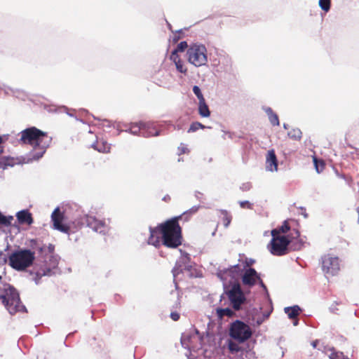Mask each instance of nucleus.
<instances>
[{
	"instance_id": "obj_1",
	"label": "nucleus",
	"mask_w": 359,
	"mask_h": 359,
	"mask_svg": "<svg viewBox=\"0 0 359 359\" xmlns=\"http://www.w3.org/2000/svg\"><path fill=\"white\" fill-rule=\"evenodd\" d=\"M184 216H176L158 224L156 227H149L150 235L147 243L157 248L161 243L166 248L172 249L180 246L183 236L179 222Z\"/></svg>"
},
{
	"instance_id": "obj_2",
	"label": "nucleus",
	"mask_w": 359,
	"mask_h": 359,
	"mask_svg": "<svg viewBox=\"0 0 359 359\" xmlns=\"http://www.w3.org/2000/svg\"><path fill=\"white\" fill-rule=\"evenodd\" d=\"M19 141L22 144L32 146L31 159L39 160L49 147L52 137L47 133L36 127H30L21 131Z\"/></svg>"
},
{
	"instance_id": "obj_3",
	"label": "nucleus",
	"mask_w": 359,
	"mask_h": 359,
	"mask_svg": "<svg viewBox=\"0 0 359 359\" xmlns=\"http://www.w3.org/2000/svg\"><path fill=\"white\" fill-rule=\"evenodd\" d=\"M300 236L299 231L292 229L287 236L272 237L268 248L270 252L276 256H283L288 253V246L294 240L298 239Z\"/></svg>"
},
{
	"instance_id": "obj_4",
	"label": "nucleus",
	"mask_w": 359,
	"mask_h": 359,
	"mask_svg": "<svg viewBox=\"0 0 359 359\" xmlns=\"http://www.w3.org/2000/svg\"><path fill=\"white\" fill-rule=\"evenodd\" d=\"M4 293L1 295L3 304L11 315L26 311L25 306L20 301L18 292L11 285L4 288Z\"/></svg>"
},
{
	"instance_id": "obj_5",
	"label": "nucleus",
	"mask_w": 359,
	"mask_h": 359,
	"mask_svg": "<svg viewBox=\"0 0 359 359\" xmlns=\"http://www.w3.org/2000/svg\"><path fill=\"white\" fill-rule=\"evenodd\" d=\"M35 259L34 252L21 249L12 252L8 257L9 265L17 271H24L31 266Z\"/></svg>"
},
{
	"instance_id": "obj_6",
	"label": "nucleus",
	"mask_w": 359,
	"mask_h": 359,
	"mask_svg": "<svg viewBox=\"0 0 359 359\" xmlns=\"http://www.w3.org/2000/svg\"><path fill=\"white\" fill-rule=\"evenodd\" d=\"M252 335V328L242 320H236L229 325V336L238 343L247 341Z\"/></svg>"
},
{
	"instance_id": "obj_7",
	"label": "nucleus",
	"mask_w": 359,
	"mask_h": 359,
	"mask_svg": "<svg viewBox=\"0 0 359 359\" xmlns=\"http://www.w3.org/2000/svg\"><path fill=\"white\" fill-rule=\"evenodd\" d=\"M188 61L195 67H201L208 62L207 49L203 45L193 44L187 52Z\"/></svg>"
},
{
	"instance_id": "obj_8",
	"label": "nucleus",
	"mask_w": 359,
	"mask_h": 359,
	"mask_svg": "<svg viewBox=\"0 0 359 359\" xmlns=\"http://www.w3.org/2000/svg\"><path fill=\"white\" fill-rule=\"evenodd\" d=\"M226 295L235 311H239L241 309V305L246 301L245 296L238 283H234L231 286V289L226 292Z\"/></svg>"
},
{
	"instance_id": "obj_9",
	"label": "nucleus",
	"mask_w": 359,
	"mask_h": 359,
	"mask_svg": "<svg viewBox=\"0 0 359 359\" xmlns=\"http://www.w3.org/2000/svg\"><path fill=\"white\" fill-rule=\"evenodd\" d=\"M81 219V226H79V227L83 224H86L87 226L92 229L94 231L104 234L109 230V227L105 221L98 219L94 216L85 215Z\"/></svg>"
},
{
	"instance_id": "obj_10",
	"label": "nucleus",
	"mask_w": 359,
	"mask_h": 359,
	"mask_svg": "<svg viewBox=\"0 0 359 359\" xmlns=\"http://www.w3.org/2000/svg\"><path fill=\"white\" fill-rule=\"evenodd\" d=\"M322 269L326 274L334 276L339 271V262L337 257H332L330 255L322 257Z\"/></svg>"
},
{
	"instance_id": "obj_11",
	"label": "nucleus",
	"mask_w": 359,
	"mask_h": 359,
	"mask_svg": "<svg viewBox=\"0 0 359 359\" xmlns=\"http://www.w3.org/2000/svg\"><path fill=\"white\" fill-rule=\"evenodd\" d=\"M241 280L243 284L249 287L255 286L257 283L265 287L259 274L253 268L246 269L241 276Z\"/></svg>"
},
{
	"instance_id": "obj_12",
	"label": "nucleus",
	"mask_w": 359,
	"mask_h": 359,
	"mask_svg": "<svg viewBox=\"0 0 359 359\" xmlns=\"http://www.w3.org/2000/svg\"><path fill=\"white\" fill-rule=\"evenodd\" d=\"M130 130L134 135L139 133L144 136H156L158 135V132L154 128L149 127L143 123L133 125Z\"/></svg>"
},
{
	"instance_id": "obj_13",
	"label": "nucleus",
	"mask_w": 359,
	"mask_h": 359,
	"mask_svg": "<svg viewBox=\"0 0 359 359\" xmlns=\"http://www.w3.org/2000/svg\"><path fill=\"white\" fill-rule=\"evenodd\" d=\"M51 218L55 229L65 233H69L70 227L67 224H62L63 215L58 208L54 210Z\"/></svg>"
},
{
	"instance_id": "obj_14",
	"label": "nucleus",
	"mask_w": 359,
	"mask_h": 359,
	"mask_svg": "<svg viewBox=\"0 0 359 359\" xmlns=\"http://www.w3.org/2000/svg\"><path fill=\"white\" fill-rule=\"evenodd\" d=\"M16 217L20 224L30 226L34 222L32 213L28 210H22L16 213Z\"/></svg>"
},
{
	"instance_id": "obj_15",
	"label": "nucleus",
	"mask_w": 359,
	"mask_h": 359,
	"mask_svg": "<svg viewBox=\"0 0 359 359\" xmlns=\"http://www.w3.org/2000/svg\"><path fill=\"white\" fill-rule=\"evenodd\" d=\"M292 229H291L288 220H285L283 224L276 229L271 230V234L272 237L277 236H287Z\"/></svg>"
},
{
	"instance_id": "obj_16",
	"label": "nucleus",
	"mask_w": 359,
	"mask_h": 359,
	"mask_svg": "<svg viewBox=\"0 0 359 359\" xmlns=\"http://www.w3.org/2000/svg\"><path fill=\"white\" fill-rule=\"evenodd\" d=\"M266 168L270 171L277 170L278 161L274 150H269L266 156Z\"/></svg>"
},
{
	"instance_id": "obj_17",
	"label": "nucleus",
	"mask_w": 359,
	"mask_h": 359,
	"mask_svg": "<svg viewBox=\"0 0 359 359\" xmlns=\"http://www.w3.org/2000/svg\"><path fill=\"white\" fill-rule=\"evenodd\" d=\"M92 147L102 153H109L111 149L110 144L103 139H97V140L92 144Z\"/></svg>"
},
{
	"instance_id": "obj_18",
	"label": "nucleus",
	"mask_w": 359,
	"mask_h": 359,
	"mask_svg": "<svg viewBox=\"0 0 359 359\" xmlns=\"http://www.w3.org/2000/svg\"><path fill=\"white\" fill-rule=\"evenodd\" d=\"M285 313L287 314L289 318L294 319V325H297L298 320L297 319V316L300 314L301 309L299 306L295 305L290 307H285L284 309Z\"/></svg>"
},
{
	"instance_id": "obj_19",
	"label": "nucleus",
	"mask_w": 359,
	"mask_h": 359,
	"mask_svg": "<svg viewBox=\"0 0 359 359\" xmlns=\"http://www.w3.org/2000/svg\"><path fill=\"white\" fill-rule=\"evenodd\" d=\"M325 353L330 359H348L342 352L337 351L334 348H327Z\"/></svg>"
},
{
	"instance_id": "obj_20",
	"label": "nucleus",
	"mask_w": 359,
	"mask_h": 359,
	"mask_svg": "<svg viewBox=\"0 0 359 359\" xmlns=\"http://www.w3.org/2000/svg\"><path fill=\"white\" fill-rule=\"evenodd\" d=\"M241 343H238L235 340L229 339L227 341V347L229 351L231 354H235L243 351L242 347L240 346Z\"/></svg>"
},
{
	"instance_id": "obj_21",
	"label": "nucleus",
	"mask_w": 359,
	"mask_h": 359,
	"mask_svg": "<svg viewBox=\"0 0 359 359\" xmlns=\"http://www.w3.org/2000/svg\"><path fill=\"white\" fill-rule=\"evenodd\" d=\"M198 113L202 117H209L210 115V111L208 106L205 102V100L199 101L198 103Z\"/></svg>"
},
{
	"instance_id": "obj_22",
	"label": "nucleus",
	"mask_w": 359,
	"mask_h": 359,
	"mask_svg": "<svg viewBox=\"0 0 359 359\" xmlns=\"http://www.w3.org/2000/svg\"><path fill=\"white\" fill-rule=\"evenodd\" d=\"M222 222L225 228H227L231 222L232 215L226 210H219Z\"/></svg>"
},
{
	"instance_id": "obj_23",
	"label": "nucleus",
	"mask_w": 359,
	"mask_h": 359,
	"mask_svg": "<svg viewBox=\"0 0 359 359\" xmlns=\"http://www.w3.org/2000/svg\"><path fill=\"white\" fill-rule=\"evenodd\" d=\"M266 113L267 114V115L269 116L270 123L273 126H279L280 122H279L278 116L276 113L273 112V111L272 110L271 108L268 107L266 109Z\"/></svg>"
},
{
	"instance_id": "obj_24",
	"label": "nucleus",
	"mask_w": 359,
	"mask_h": 359,
	"mask_svg": "<svg viewBox=\"0 0 359 359\" xmlns=\"http://www.w3.org/2000/svg\"><path fill=\"white\" fill-rule=\"evenodd\" d=\"M217 315L219 318H223L224 316L233 317L235 313L229 308L217 309Z\"/></svg>"
},
{
	"instance_id": "obj_25",
	"label": "nucleus",
	"mask_w": 359,
	"mask_h": 359,
	"mask_svg": "<svg viewBox=\"0 0 359 359\" xmlns=\"http://www.w3.org/2000/svg\"><path fill=\"white\" fill-rule=\"evenodd\" d=\"M288 137L295 141H300L302 137V132L299 128H293L287 133Z\"/></svg>"
},
{
	"instance_id": "obj_26",
	"label": "nucleus",
	"mask_w": 359,
	"mask_h": 359,
	"mask_svg": "<svg viewBox=\"0 0 359 359\" xmlns=\"http://www.w3.org/2000/svg\"><path fill=\"white\" fill-rule=\"evenodd\" d=\"M313 161L316 170L318 173H320L325 168V163L323 160L318 159L316 156H313Z\"/></svg>"
},
{
	"instance_id": "obj_27",
	"label": "nucleus",
	"mask_w": 359,
	"mask_h": 359,
	"mask_svg": "<svg viewBox=\"0 0 359 359\" xmlns=\"http://www.w3.org/2000/svg\"><path fill=\"white\" fill-rule=\"evenodd\" d=\"M50 269H41L39 271H38L36 273H35V276L34 278V280L35 281V283L36 284H38L41 280V278L44 276H47V275H49V273H50Z\"/></svg>"
},
{
	"instance_id": "obj_28",
	"label": "nucleus",
	"mask_w": 359,
	"mask_h": 359,
	"mask_svg": "<svg viewBox=\"0 0 359 359\" xmlns=\"http://www.w3.org/2000/svg\"><path fill=\"white\" fill-rule=\"evenodd\" d=\"M13 220V216H4L0 212V226H9L11 224V222Z\"/></svg>"
},
{
	"instance_id": "obj_29",
	"label": "nucleus",
	"mask_w": 359,
	"mask_h": 359,
	"mask_svg": "<svg viewBox=\"0 0 359 359\" xmlns=\"http://www.w3.org/2000/svg\"><path fill=\"white\" fill-rule=\"evenodd\" d=\"M30 247L35 250H37L39 252H42L44 250V247L41 242H39L36 239L30 240Z\"/></svg>"
},
{
	"instance_id": "obj_30",
	"label": "nucleus",
	"mask_w": 359,
	"mask_h": 359,
	"mask_svg": "<svg viewBox=\"0 0 359 359\" xmlns=\"http://www.w3.org/2000/svg\"><path fill=\"white\" fill-rule=\"evenodd\" d=\"M204 128H205V126L204 125H203L201 123L198 122V121L193 122L191 124V126L188 130V133H194L199 129H204Z\"/></svg>"
},
{
	"instance_id": "obj_31",
	"label": "nucleus",
	"mask_w": 359,
	"mask_h": 359,
	"mask_svg": "<svg viewBox=\"0 0 359 359\" xmlns=\"http://www.w3.org/2000/svg\"><path fill=\"white\" fill-rule=\"evenodd\" d=\"M2 142V137L0 136V144ZM2 152V150L0 149V154ZM7 165H12V164L9 162L8 158H6L4 156H0V168H5Z\"/></svg>"
},
{
	"instance_id": "obj_32",
	"label": "nucleus",
	"mask_w": 359,
	"mask_h": 359,
	"mask_svg": "<svg viewBox=\"0 0 359 359\" xmlns=\"http://www.w3.org/2000/svg\"><path fill=\"white\" fill-rule=\"evenodd\" d=\"M176 69L180 73L186 74L187 72V69L184 66V62L182 60H177V62L175 64Z\"/></svg>"
},
{
	"instance_id": "obj_33",
	"label": "nucleus",
	"mask_w": 359,
	"mask_h": 359,
	"mask_svg": "<svg viewBox=\"0 0 359 359\" xmlns=\"http://www.w3.org/2000/svg\"><path fill=\"white\" fill-rule=\"evenodd\" d=\"M330 0H320L319 6L325 11H328L330 8Z\"/></svg>"
},
{
	"instance_id": "obj_34",
	"label": "nucleus",
	"mask_w": 359,
	"mask_h": 359,
	"mask_svg": "<svg viewBox=\"0 0 359 359\" xmlns=\"http://www.w3.org/2000/svg\"><path fill=\"white\" fill-rule=\"evenodd\" d=\"M240 271V268L238 264L233 265L230 268L227 269L224 272L226 273H229L230 275H233L234 273H238Z\"/></svg>"
},
{
	"instance_id": "obj_35",
	"label": "nucleus",
	"mask_w": 359,
	"mask_h": 359,
	"mask_svg": "<svg viewBox=\"0 0 359 359\" xmlns=\"http://www.w3.org/2000/svg\"><path fill=\"white\" fill-rule=\"evenodd\" d=\"M193 92L196 95V96L198 97V101H201V100H205L201 91V89L198 86H194L193 87Z\"/></svg>"
},
{
	"instance_id": "obj_36",
	"label": "nucleus",
	"mask_w": 359,
	"mask_h": 359,
	"mask_svg": "<svg viewBox=\"0 0 359 359\" xmlns=\"http://www.w3.org/2000/svg\"><path fill=\"white\" fill-rule=\"evenodd\" d=\"M239 205L241 208L251 210L253 208V205L248 201H243L239 202Z\"/></svg>"
},
{
	"instance_id": "obj_37",
	"label": "nucleus",
	"mask_w": 359,
	"mask_h": 359,
	"mask_svg": "<svg viewBox=\"0 0 359 359\" xmlns=\"http://www.w3.org/2000/svg\"><path fill=\"white\" fill-rule=\"evenodd\" d=\"M187 47L188 45L186 41H181L174 50L177 52H183L186 48H187Z\"/></svg>"
},
{
	"instance_id": "obj_38",
	"label": "nucleus",
	"mask_w": 359,
	"mask_h": 359,
	"mask_svg": "<svg viewBox=\"0 0 359 359\" xmlns=\"http://www.w3.org/2000/svg\"><path fill=\"white\" fill-rule=\"evenodd\" d=\"M243 263L245 268L249 269L255 263V261L251 258L245 257V260L243 261Z\"/></svg>"
},
{
	"instance_id": "obj_39",
	"label": "nucleus",
	"mask_w": 359,
	"mask_h": 359,
	"mask_svg": "<svg viewBox=\"0 0 359 359\" xmlns=\"http://www.w3.org/2000/svg\"><path fill=\"white\" fill-rule=\"evenodd\" d=\"M196 210H189V211L184 212V213H182V214L181 215H184V216L183 217V218H182L181 220L184 219V221H186V222L189 221V219H190L191 215L193 213L196 212Z\"/></svg>"
},
{
	"instance_id": "obj_40",
	"label": "nucleus",
	"mask_w": 359,
	"mask_h": 359,
	"mask_svg": "<svg viewBox=\"0 0 359 359\" xmlns=\"http://www.w3.org/2000/svg\"><path fill=\"white\" fill-rule=\"evenodd\" d=\"M170 60L175 64L177 62V60H181L180 56L177 54V52L173 50L170 55Z\"/></svg>"
},
{
	"instance_id": "obj_41",
	"label": "nucleus",
	"mask_w": 359,
	"mask_h": 359,
	"mask_svg": "<svg viewBox=\"0 0 359 359\" xmlns=\"http://www.w3.org/2000/svg\"><path fill=\"white\" fill-rule=\"evenodd\" d=\"M251 188H252V184L250 182L243 183L240 187V189L243 191H248L250 190Z\"/></svg>"
},
{
	"instance_id": "obj_42",
	"label": "nucleus",
	"mask_w": 359,
	"mask_h": 359,
	"mask_svg": "<svg viewBox=\"0 0 359 359\" xmlns=\"http://www.w3.org/2000/svg\"><path fill=\"white\" fill-rule=\"evenodd\" d=\"M178 151L179 154L181 155L187 153L189 151V149L184 144H181L180 146L178 147Z\"/></svg>"
},
{
	"instance_id": "obj_43",
	"label": "nucleus",
	"mask_w": 359,
	"mask_h": 359,
	"mask_svg": "<svg viewBox=\"0 0 359 359\" xmlns=\"http://www.w3.org/2000/svg\"><path fill=\"white\" fill-rule=\"evenodd\" d=\"M170 318L174 320L177 321L180 319V314L177 312H172L170 313Z\"/></svg>"
},
{
	"instance_id": "obj_44",
	"label": "nucleus",
	"mask_w": 359,
	"mask_h": 359,
	"mask_svg": "<svg viewBox=\"0 0 359 359\" xmlns=\"http://www.w3.org/2000/svg\"><path fill=\"white\" fill-rule=\"evenodd\" d=\"M170 199H171V198H170V196L168 194L165 195V196L162 198V200H163V201H164L165 202H169V201H170Z\"/></svg>"
},
{
	"instance_id": "obj_45",
	"label": "nucleus",
	"mask_w": 359,
	"mask_h": 359,
	"mask_svg": "<svg viewBox=\"0 0 359 359\" xmlns=\"http://www.w3.org/2000/svg\"><path fill=\"white\" fill-rule=\"evenodd\" d=\"M318 343H319V341H318V340L313 341L311 342V346H312L314 348H316L317 347V346H318Z\"/></svg>"
},
{
	"instance_id": "obj_46",
	"label": "nucleus",
	"mask_w": 359,
	"mask_h": 359,
	"mask_svg": "<svg viewBox=\"0 0 359 359\" xmlns=\"http://www.w3.org/2000/svg\"><path fill=\"white\" fill-rule=\"evenodd\" d=\"M356 212L358 214L357 222L359 224V206L356 208Z\"/></svg>"
},
{
	"instance_id": "obj_47",
	"label": "nucleus",
	"mask_w": 359,
	"mask_h": 359,
	"mask_svg": "<svg viewBox=\"0 0 359 359\" xmlns=\"http://www.w3.org/2000/svg\"><path fill=\"white\" fill-rule=\"evenodd\" d=\"M176 271H177V269H176V267H175L173 269V272L175 273Z\"/></svg>"
},
{
	"instance_id": "obj_48",
	"label": "nucleus",
	"mask_w": 359,
	"mask_h": 359,
	"mask_svg": "<svg viewBox=\"0 0 359 359\" xmlns=\"http://www.w3.org/2000/svg\"><path fill=\"white\" fill-rule=\"evenodd\" d=\"M180 302H178V303L177 304V306H180Z\"/></svg>"
},
{
	"instance_id": "obj_49",
	"label": "nucleus",
	"mask_w": 359,
	"mask_h": 359,
	"mask_svg": "<svg viewBox=\"0 0 359 359\" xmlns=\"http://www.w3.org/2000/svg\"><path fill=\"white\" fill-rule=\"evenodd\" d=\"M269 316V313H268L267 315H266V318H268Z\"/></svg>"
},
{
	"instance_id": "obj_50",
	"label": "nucleus",
	"mask_w": 359,
	"mask_h": 359,
	"mask_svg": "<svg viewBox=\"0 0 359 359\" xmlns=\"http://www.w3.org/2000/svg\"><path fill=\"white\" fill-rule=\"evenodd\" d=\"M1 279V276H0V280Z\"/></svg>"
}]
</instances>
